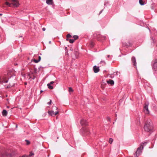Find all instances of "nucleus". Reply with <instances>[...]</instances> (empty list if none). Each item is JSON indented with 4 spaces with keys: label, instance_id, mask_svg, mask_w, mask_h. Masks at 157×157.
Instances as JSON below:
<instances>
[{
    "label": "nucleus",
    "instance_id": "obj_1",
    "mask_svg": "<svg viewBox=\"0 0 157 157\" xmlns=\"http://www.w3.org/2000/svg\"><path fill=\"white\" fill-rule=\"evenodd\" d=\"M17 155V152L11 150L7 149L5 150L2 154V156L7 157H15Z\"/></svg>",
    "mask_w": 157,
    "mask_h": 157
},
{
    "label": "nucleus",
    "instance_id": "obj_27",
    "mask_svg": "<svg viewBox=\"0 0 157 157\" xmlns=\"http://www.w3.org/2000/svg\"><path fill=\"white\" fill-rule=\"evenodd\" d=\"M33 61H34V62L35 63H38L39 61L37 60H36V59H34Z\"/></svg>",
    "mask_w": 157,
    "mask_h": 157
},
{
    "label": "nucleus",
    "instance_id": "obj_2",
    "mask_svg": "<svg viewBox=\"0 0 157 157\" xmlns=\"http://www.w3.org/2000/svg\"><path fill=\"white\" fill-rule=\"evenodd\" d=\"M10 3L6 2V4L10 7H17L19 6V4L18 0H11Z\"/></svg>",
    "mask_w": 157,
    "mask_h": 157
},
{
    "label": "nucleus",
    "instance_id": "obj_10",
    "mask_svg": "<svg viewBox=\"0 0 157 157\" xmlns=\"http://www.w3.org/2000/svg\"><path fill=\"white\" fill-rule=\"evenodd\" d=\"M80 123L82 125H86L87 124L86 121L84 119H81Z\"/></svg>",
    "mask_w": 157,
    "mask_h": 157
},
{
    "label": "nucleus",
    "instance_id": "obj_20",
    "mask_svg": "<svg viewBox=\"0 0 157 157\" xmlns=\"http://www.w3.org/2000/svg\"><path fill=\"white\" fill-rule=\"evenodd\" d=\"M34 155V154L32 152H30V154L29 155H27V157H30L32 155Z\"/></svg>",
    "mask_w": 157,
    "mask_h": 157
},
{
    "label": "nucleus",
    "instance_id": "obj_4",
    "mask_svg": "<svg viewBox=\"0 0 157 157\" xmlns=\"http://www.w3.org/2000/svg\"><path fill=\"white\" fill-rule=\"evenodd\" d=\"M144 129L145 131L149 132L152 129V126L150 121H147L146 122L144 126Z\"/></svg>",
    "mask_w": 157,
    "mask_h": 157
},
{
    "label": "nucleus",
    "instance_id": "obj_16",
    "mask_svg": "<svg viewBox=\"0 0 157 157\" xmlns=\"http://www.w3.org/2000/svg\"><path fill=\"white\" fill-rule=\"evenodd\" d=\"M107 82L108 84H110L111 85H113L114 82L112 80L110 79L109 80L107 81Z\"/></svg>",
    "mask_w": 157,
    "mask_h": 157
},
{
    "label": "nucleus",
    "instance_id": "obj_18",
    "mask_svg": "<svg viewBox=\"0 0 157 157\" xmlns=\"http://www.w3.org/2000/svg\"><path fill=\"white\" fill-rule=\"evenodd\" d=\"M73 38L74 39V40H75L77 39L78 38V36L77 35H74L73 36Z\"/></svg>",
    "mask_w": 157,
    "mask_h": 157
},
{
    "label": "nucleus",
    "instance_id": "obj_23",
    "mask_svg": "<svg viewBox=\"0 0 157 157\" xmlns=\"http://www.w3.org/2000/svg\"><path fill=\"white\" fill-rule=\"evenodd\" d=\"M113 140L111 138H110L109 139V142L110 144H111L112 143V142H113Z\"/></svg>",
    "mask_w": 157,
    "mask_h": 157
},
{
    "label": "nucleus",
    "instance_id": "obj_25",
    "mask_svg": "<svg viewBox=\"0 0 157 157\" xmlns=\"http://www.w3.org/2000/svg\"><path fill=\"white\" fill-rule=\"evenodd\" d=\"M25 141L26 142V143H26V144L27 145H29L30 144V142L29 141H28V140H25Z\"/></svg>",
    "mask_w": 157,
    "mask_h": 157
},
{
    "label": "nucleus",
    "instance_id": "obj_35",
    "mask_svg": "<svg viewBox=\"0 0 157 157\" xmlns=\"http://www.w3.org/2000/svg\"><path fill=\"white\" fill-rule=\"evenodd\" d=\"M42 92H43L41 90L40 91V93H41Z\"/></svg>",
    "mask_w": 157,
    "mask_h": 157
},
{
    "label": "nucleus",
    "instance_id": "obj_13",
    "mask_svg": "<svg viewBox=\"0 0 157 157\" xmlns=\"http://www.w3.org/2000/svg\"><path fill=\"white\" fill-rule=\"evenodd\" d=\"M54 83L53 81L51 82L50 83H48L47 84V86L48 88L50 89H53V87L52 86H51V85L52 84Z\"/></svg>",
    "mask_w": 157,
    "mask_h": 157
},
{
    "label": "nucleus",
    "instance_id": "obj_9",
    "mask_svg": "<svg viewBox=\"0 0 157 157\" xmlns=\"http://www.w3.org/2000/svg\"><path fill=\"white\" fill-rule=\"evenodd\" d=\"M152 68L155 71L157 70V60H155L154 61Z\"/></svg>",
    "mask_w": 157,
    "mask_h": 157
},
{
    "label": "nucleus",
    "instance_id": "obj_6",
    "mask_svg": "<svg viewBox=\"0 0 157 157\" xmlns=\"http://www.w3.org/2000/svg\"><path fill=\"white\" fill-rule=\"evenodd\" d=\"M36 73V68H33L30 71V72L28 73V75L29 76V78L34 79L36 78L35 75Z\"/></svg>",
    "mask_w": 157,
    "mask_h": 157
},
{
    "label": "nucleus",
    "instance_id": "obj_11",
    "mask_svg": "<svg viewBox=\"0 0 157 157\" xmlns=\"http://www.w3.org/2000/svg\"><path fill=\"white\" fill-rule=\"evenodd\" d=\"M93 69L95 73H98L100 70L99 67H97L96 66H94L93 67Z\"/></svg>",
    "mask_w": 157,
    "mask_h": 157
},
{
    "label": "nucleus",
    "instance_id": "obj_24",
    "mask_svg": "<svg viewBox=\"0 0 157 157\" xmlns=\"http://www.w3.org/2000/svg\"><path fill=\"white\" fill-rule=\"evenodd\" d=\"M90 46L91 47H93L94 45V43L93 42H91L90 43Z\"/></svg>",
    "mask_w": 157,
    "mask_h": 157
},
{
    "label": "nucleus",
    "instance_id": "obj_8",
    "mask_svg": "<svg viewBox=\"0 0 157 157\" xmlns=\"http://www.w3.org/2000/svg\"><path fill=\"white\" fill-rule=\"evenodd\" d=\"M148 104H145L144 106V111L145 114H149V111L148 109Z\"/></svg>",
    "mask_w": 157,
    "mask_h": 157
},
{
    "label": "nucleus",
    "instance_id": "obj_3",
    "mask_svg": "<svg viewBox=\"0 0 157 157\" xmlns=\"http://www.w3.org/2000/svg\"><path fill=\"white\" fill-rule=\"evenodd\" d=\"M11 76V72L5 73L2 76V82L1 81V84H2V83L3 82L7 83L8 82V78Z\"/></svg>",
    "mask_w": 157,
    "mask_h": 157
},
{
    "label": "nucleus",
    "instance_id": "obj_21",
    "mask_svg": "<svg viewBox=\"0 0 157 157\" xmlns=\"http://www.w3.org/2000/svg\"><path fill=\"white\" fill-rule=\"evenodd\" d=\"M68 91L69 92H73V90L72 89V88L71 87H69V90Z\"/></svg>",
    "mask_w": 157,
    "mask_h": 157
},
{
    "label": "nucleus",
    "instance_id": "obj_12",
    "mask_svg": "<svg viewBox=\"0 0 157 157\" xmlns=\"http://www.w3.org/2000/svg\"><path fill=\"white\" fill-rule=\"evenodd\" d=\"M2 114L3 117H6L8 114L7 111L5 109H4L2 112Z\"/></svg>",
    "mask_w": 157,
    "mask_h": 157
},
{
    "label": "nucleus",
    "instance_id": "obj_26",
    "mask_svg": "<svg viewBox=\"0 0 157 157\" xmlns=\"http://www.w3.org/2000/svg\"><path fill=\"white\" fill-rule=\"evenodd\" d=\"M89 132V130L88 129H86L85 130V132H86V133H87V134L88 133V132Z\"/></svg>",
    "mask_w": 157,
    "mask_h": 157
},
{
    "label": "nucleus",
    "instance_id": "obj_36",
    "mask_svg": "<svg viewBox=\"0 0 157 157\" xmlns=\"http://www.w3.org/2000/svg\"><path fill=\"white\" fill-rule=\"evenodd\" d=\"M27 84V83H25V85H26Z\"/></svg>",
    "mask_w": 157,
    "mask_h": 157
},
{
    "label": "nucleus",
    "instance_id": "obj_37",
    "mask_svg": "<svg viewBox=\"0 0 157 157\" xmlns=\"http://www.w3.org/2000/svg\"><path fill=\"white\" fill-rule=\"evenodd\" d=\"M0 15H1H1H2V14H0Z\"/></svg>",
    "mask_w": 157,
    "mask_h": 157
},
{
    "label": "nucleus",
    "instance_id": "obj_31",
    "mask_svg": "<svg viewBox=\"0 0 157 157\" xmlns=\"http://www.w3.org/2000/svg\"><path fill=\"white\" fill-rule=\"evenodd\" d=\"M38 58H39V59H38V60L39 61H40L41 59V57L40 56H39Z\"/></svg>",
    "mask_w": 157,
    "mask_h": 157
},
{
    "label": "nucleus",
    "instance_id": "obj_34",
    "mask_svg": "<svg viewBox=\"0 0 157 157\" xmlns=\"http://www.w3.org/2000/svg\"><path fill=\"white\" fill-rule=\"evenodd\" d=\"M109 57V55H108V57Z\"/></svg>",
    "mask_w": 157,
    "mask_h": 157
},
{
    "label": "nucleus",
    "instance_id": "obj_30",
    "mask_svg": "<svg viewBox=\"0 0 157 157\" xmlns=\"http://www.w3.org/2000/svg\"><path fill=\"white\" fill-rule=\"evenodd\" d=\"M51 103H52V101H51V100H50V101H49V102H48V104H49V105H50V104H51Z\"/></svg>",
    "mask_w": 157,
    "mask_h": 157
},
{
    "label": "nucleus",
    "instance_id": "obj_33",
    "mask_svg": "<svg viewBox=\"0 0 157 157\" xmlns=\"http://www.w3.org/2000/svg\"><path fill=\"white\" fill-rule=\"evenodd\" d=\"M57 110H58V109L57 110H56L55 109H54V111H56Z\"/></svg>",
    "mask_w": 157,
    "mask_h": 157
},
{
    "label": "nucleus",
    "instance_id": "obj_32",
    "mask_svg": "<svg viewBox=\"0 0 157 157\" xmlns=\"http://www.w3.org/2000/svg\"><path fill=\"white\" fill-rule=\"evenodd\" d=\"M45 30H46V29H45V28H42V30H43V31H45Z\"/></svg>",
    "mask_w": 157,
    "mask_h": 157
},
{
    "label": "nucleus",
    "instance_id": "obj_15",
    "mask_svg": "<svg viewBox=\"0 0 157 157\" xmlns=\"http://www.w3.org/2000/svg\"><path fill=\"white\" fill-rule=\"evenodd\" d=\"M46 2L48 4L52 5L53 4V0H46Z\"/></svg>",
    "mask_w": 157,
    "mask_h": 157
},
{
    "label": "nucleus",
    "instance_id": "obj_17",
    "mask_svg": "<svg viewBox=\"0 0 157 157\" xmlns=\"http://www.w3.org/2000/svg\"><path fill=\"white\" fill-rule=\"evenodd\" d=\"M139 3L141 5H144V2L143 1V0H139Z\"/></svg>",
    "mask_w": 157,
    "mask_h": 157
},
{
    "label": "nucleus",
    "instance_id": "obj_22",
    "mask_svg": "<svg viewBox=\"0 0 157 157\" xmlns=\"http://www.w3.org/2000/svg\"><path fill=\"white\" fill-rule=\"evenodd\" d=\"M68 40L69 41V42L70 43H72L74 42L75 40H74V39H70L69 40Z\"/></svg>",
    "mask_w": 157,
    "mask_h": 157
},
{
    "label": "nucleus",
    "instance_id": "obj_7",
    "mask_svg": "<svg viewBox=\"0 0 157 157\" xmlns=\"http://www.w3.org/2000/svg\"><path fill=\"white\" fill-rule=\"evenodd\" d=\"M54 109L57 110L58 108L55 106L53 107L52 108V110L49 111L48 112V113L49 115L51 116H53L54 115H56L59 113V112L58 110L54 111Z\"/></svg>",
    "mask_w": 157,
    "mask_h": 157
},
{
    "label": "nucleus",
    "instance_id": "obj_28",
    "mask_svg": "<svg viewBox=\"0 0 157 157\" xmlns=\"http://www.w3.org/2000/svg\"><path fill=\"white\" fill-rule=\"evenodd\" d=\"M107 121H110V118L109 117H107Z\"/></svg>",
    "mask_w": 157,
    "mask_h": 157
},
{
    "label": "nucleus",
    "instance_id": "obj_5",
    "mask_svg": "<svg viewBox=\"0 0 157 157\" xmlns=\"http://www.w3.org/2000/svg\"><path fill=\"white\" fill-rule=\"evenodd\" d=\"M147 144L146 142L142 143L140 144V146L138 148L137 151L135 154L136 157H138L139 154L142 152V150L144 148V146H145Z\"/></svg>",
    "mask_w": 157,
    "mask_h": 157
},
{
    "label": "nucleus",
    "instance_id": "obj_19",
    "mask_svg": "<svg viewBox=\"0 0 157 157\" xmlns=\"http://www.w3.org/2000/svg\"><path fill=\"white\" fill-rule=\"evenodd\" d=\"M71 35H70V34H68L67 36V40H69L68 38H71Z\"/></svg>",
    "mask_w": 157,
    "mask_h": 157
},
{
    "label": "nucleus",
    "instance_id": "obj_29",
    "mask_svg": "<svg viewBox=\"0 0 157 157\" xmlns=\"http://www.w3.org/2000/svg\"><path fill=\"white\" fill-rule=\"evenodd\" d=\"M19 157H21L20 156ZM21 157H27V155H23Z\"/></svg>",
    "mask_w": 157,
    "mask_h": 157
},
{
    "label": "nucleus",
    "instance_id": "obj_14",
    "mask_svg": "<svg viewBox=\"0 0 157 157\" xmlns=\"http://www.w3.org/2000/svg\"><path fill=\"white\" fill-rule=\"evenodd\" d=\"M132 61L134 66H136V62L135 58L134 57H132Z\"/></svg>",
    "mask_w": 157,
    "mask_h": 157
}]
</instances>
